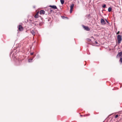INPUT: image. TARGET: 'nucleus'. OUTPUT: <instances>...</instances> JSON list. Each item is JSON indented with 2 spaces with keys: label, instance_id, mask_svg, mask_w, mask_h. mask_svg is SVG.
<instances>
[{
  "label": "nucleus",
  "instance_id": "obj_1",
  "mask_svg": "<svg viewBox=\"0 0 122 122\" xmlns=\"http://www.w3.org/2000/svg\"><path fill=\"white\" fill-rule=\"evenodd\" d=\"M117 39L118 43H120L122 40V36L120 35H118L117 36Z\"/></svg>",
  "mask_w": 122,
  "mask_h": 122
},
{
  "label": "nucleus",
  "instance_id": "obj_2",
  "mask_svg": "<svg viewBox=\"0 0 122 122\" xmlns=\"http://www.w3.org/2000/svg\"><path fill=\"white\" fill-rule=\"evenodd\" d=\"M31 33L33 35H35L36 32V30L34 28H32L30 30Z\"/></svg>",
  "mask_w": 122,
  "mask_h": 122
},
{
  "label": "nucleus",
  "instance_id": "obj_3",
  "mask_svg": "<svg viewBox=\"0 0 122 122\" xmlns=\"http://www.w3.org/2000/svg\"><path fill=\"white\" fill-rule=\"evenodd\" d=\"M101 23L102 25H104L106 24L105 21L103 19H101Z\"/></svg>",
  "mask_w": 122,
  "mask_h": 122
},
{
  "label": "nucleus",
  "instance_id": "obj_4",
  "mask_svg": "<svg viewBox=\"0 0 122 122\" xmlns=\"http://www.w3.org/2000/svg\"><path fill=\"white\" fill-rule=\"evenodd\" d=\"M83 28H84L85 30L87 31H89L90 30V29L87 26L83 25Z\"/></svg>",
  "mask_w": 122,
  "mask_h": 122
},
{
  "label": "nucleus",
  "instance_id": "obj_5",
  "mask_svg": "<svg viewBox=\"0 0 122 122\" xmlns=\"http://www.w3.org/2000/svg\"><path fill=\"white\" fill-rule=\"evenodd\" d=\"M45 11L43 10H41L40 12V13L41 14H45Z\"/></svg>",
  "mask_w": 122,
  "mask_h": 122
},
{
  "label": "nucleus",
  "instance_id": "obj_6",
  "mask_svg": "<svg viewBox=\"0 0 122 122\" xmlns=\"http://www.w3.org/2000/svg\"><path fill=\"white\" fill-rule=\"evenodd\" d=\"M23 29V27L21 25H20L19 26V29L20 31L22 30Z\"/></svg>",
  "mask_w": 122,
  "mask_h": 122
},
{
  "label": "nucleus",
  "instance_id": "obj_7",
  "mask_svg": "<svg viewBox=\"0 0 122 122\" xmlns=\"http://www.w3.org/2000/svg\"><path fill=\"white\" fill-rule=\"evenodd\" d=\"M74 6V5L73 4H72L70 6V9L72 10L73 9V7Z\"/></svg>",
  "mask_w": 122,
  "mask_h": 122
},
{
  "label": "nucleus",
  "instance_id": "obj_8",
  "mask_svg": "<svg viewBox=\"0 0 122 122\" xmlns=\"http://www.w3.org/2000/svg\"><path fill=\"white\" fill-rule=\"evenodd\" d=\"M50 7L53 8L54 9H57V8L56 6H54V5H53V6H51L50 5Z\"/></svg>",
  "mask_w": 122,
  "mask_h": 122
},
{
  "label": "nucleus",
  "instance_id": "obj_9",
  "mask_svg": "<svg viewBox=\"0 0 122 122\" xmlns=\"http://www.w3.org/2000/svg\"><path fill=\"white\" fill-rule=\"evenodd\" d=\"M35 17L36 18H37L38 17V13L37 12L35 16Z\"/></svg>",
  "mask_w": 122,
  "mask_h": 122
},
{
  "label": "nucleus",
  "instance_id": "obj_10",
  "mask_svg": "<svg viewBox=\"0 0 122 122\" xmlns=\"http://www.w3.org/2000/svg\"><path fill=\"white\" fill-rule=\"evenodd\" d=\"M117 56H122V52L119 53L118 54Z\"/></svg>",
  "mask_w": 122,
  "mask_h": 122
},
{
  "label": "nucleus",
  "instance_id": "obj_11",
  "mask_svg": "<svg viewBox=\"0 0 122 122\" xmlns=\"http://www.w3.org/2000/svg\"><path fill=\"white\" fill-rule=\"evenodd\" d=\"M112 10V8L111 7H109L108 9V11L109 12L111 11Z\"/></svg>",
  "mask_w": 122,
  "mask_h": 122
},
{
  "label": "nucleus",
  "instance_id": "obj_12",
  "mask_svg": "<svg viewBox=\"0 0 122 122\" xmlns=\"http://www.w3.org/2000/svg\"><path fill=\"white\" fill-rule=\"evenodd\" d=\"M60 1L62 4H63L64 3V0H60Z\"/></svg>",
  "mask_w": 122,
  "mask_h": 122
},
{
  "label": "nucleus",
  "instance_id": "obj_13",
  "mask_svg": "<svg viewBox=\"0 0 122 122\" xmlns=\"http://www.w3.org/2000/svg\"><path fill=\"white\" fill-rule=\"evenodd\" d=\"M106 7V5L105 4H104L102 6V7L103 8H105Z\"/></svg>",
  "mask_w": 122,
  "mask_h": 122
},
{
  "label": "nucleus",
  "instance_id": "obj_14",
  "mask_svg": "<svg viewBox=\"0 0 122 122\" xmlns=\"http://www.w3.org/2000/svg\"><path fill=\"white\" fill-rule=\"evenodd\" d=\"M32 60V59H29L28 60V61L29 62H31V61Z\"/></svg>",
  "mask_w": 122,
  "mask_h": 122
},
{
  "label": "nucleus",
  "instance_id": "obj_15",
  "mask_svg": "<svg viewBox=\"0 0 122 122\" xmlns=\"http://www.w3.org/2000/svg\"><path fill=\"white\" fill-rule=\"evenodd\" d=\"M120 61L122 63V58H121L120 60Z\"/></svg>",
  "mask_w": 122,
  "mask_h": 122
},
{
  "label": "nucleus",
  "instance_id": "obj_16",
  "mask_svg": "<svg viewBox=\"0 0 122 122\" xmlns=\"http://www.w3.org/2000/svg\"><path fill=\"white\" fill-rule=\"evenodd\" d=\"M72 10L70 9V13H71L72 11Z\"/></svg>",
  "mask_w": 122,
  "mask_h": 122
},
{
  "label": "nucleus",
  "instance_id": "obj_17",
  "mask_svg": "<svg viewBox=\"0 0 122 122\" xmlns=\"http://www.w3.org/2000/svg\"><path fill=\"white\" fill-rule=\"evenodd\" d=\"M118 117V115H116L115 116V117L116 118H117V117Z\"/></svg>",
  "mask_w": 122,
  "mask_h": 122
},
{
  "label": "nucleus",
  "instance_id": "obj_18",
  "mask_svg": "<svg viewBox=\"0 0 122 122\" xmlns=\"http://www.w3.org/2000/svg\"><path fill=\"white\" fill-rule=\"evenodd\" d=\"M105 20H106V22H107V23H109V22H108V21H107V19H105Z\"/></svg>",
  "mask_w": 122,
  "mask_h": 122
},
{
  "label": "nucleus",
  "instance_id": "obj_19",
  "mask_svg": "<svg viewBox=\"0 0 122 122\" xmlns=\"http://www.w3.org/2000/svg\"><path fill=\"white\" fill-rule=\"evenodd\" d=\"M34 54V53H33V52H32V53H30V54L31 55H33Z\"/></svg>",
  "mask_w": 122,
  "mask_h": 122
},
{
  "label": "nucleus",
  "instance_id": "obj_20",
  "mask_svg": "<svg viewBox=\"0 0 122 122\" xmlns=\"http://www.w3.org/2000/svg\"><path fill=\"white\" fill-rule=\"evenodd\" d=\"M87 40H88V41H91V39H87Z\"/></svg>",
  "mask_w": 122,
  "mask_h": 122
},
{
  "label": "nucleus",
  "instance_id": "obj_21",
  "mask_svg": "<svg viewBox=\"0 0 122 122\" xmlns=\"http://www.w3.org/2000/svg\"><path fill=\"white\" fill-rule=\"evenodd\" d=\"M120 32L119 31H118L117 33V34H118Z\"/></svg>",
  "mask_w": 122,
  "mask_h": 122
},
{
  "label": "nucleus",
  "instance_id": "obj_22",
  "mask_svg": "<svg viewBox=\"0 0 122 122\" xmlns=\"http://www.w3.org/2000/svg\"><path fill=\"white\" fill-rule=\"evenodd\" d=\"M95 42L96 43V44L97 43V42L96 41H95Z\"/></svg>",
  "mask_w": 122,
  "mask_h": 122
}]
</instances>
